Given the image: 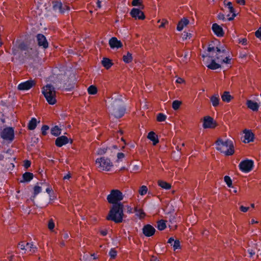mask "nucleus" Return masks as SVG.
<instances>
[{
    "label": "nucleus",
    "mask_w": 261,
    "mask_h": 261,
    "mask_svg": "<svg viewBox=\"0 0 261 261\" xmlns=\"http://www.w3.org/2000/svg\"><path fill=\"white\" fill-rule=\"evenodd\" d=\"M109 45L112 48H119L122 46V43L118 40L117 38L113 37H112L109 42Z\"/></svg>",
    "instance_id": "20"
},
{
    "label": "nucleus",
    "mask_w": 261,
    "mask_h": 261,
    "mask_svg": "<svg viewBox=\"0 0 261 261\" xmlns=\"http://www.w3.org/2000/svg\"><path fill=\"white\" fill-rule=\"evenodd\" d=\"M34 174L29 172H25L22 174V179L20 180V182H29L33 179Z\"/></svg>",
    "instance_id": "22"
},
{
    "label": "nucleus",
    "mask_w": 261,
    "mask_h": 261,
    "mask_svg": "<svg viewBox=\"0 0 261 261\" xmlns=\"http://www.w3.org/2000/svg\"><path fill=\"white\" fill-rule=\"evenodd\" d=\"M97 92V88L95 86L93 85H91L88 88V92L89 94L94 95Z\"/></svg>",
    "instance_id": "38"
},
{
    "label": "nucleus",
    "mask_w": 261,
    "mask_h": 261,
    "mask_svg": "<svg viewBox=\"0 0 261 261\" xmlns=\"http://www.w3.org/2000/svg\"><path fill=\"white\" fill-rule=\"evenodd\" d=\"M221 98L223 101L229 102L230 101L232 96L230 95L229 92L225 91L221 95Z\"/></svg>",
    "instance_id": "32"
},
{
    "label": "nucleus",
    "mask_w": 261,
    "mask_h": 261,
    "mask_svg": "<svg viewBox=\"0 0 261 261\" xmlns=\"http://www.w3.org/2000/svg\"><path fill=\"white\" fill-rule=\"evenodd\" d=\"M247 39L246 38H242L240 39L239 43L242 45H246L247 44Z\"/></svg>",
    "instance_id": "54"
},
{
    "label": "nucleus",
    "mask_w": 261,
    "mask_h": 261,
    "mask_svg": "<svg viewBox=\"0 0 261 261\" xmlns=\"http://www.w3.org/2000/svg\"><path fill=\"white\" fill-rule=\"evenodd\" d=\"M31 164V161L29 160H25L24 162L23 166L25 168L28 169L29 167H30Z\"/></svg>",
    "instance_id": "53"
},
{
    "label": "nucleus",
    "mask_w": 261,
    "mask_h": 261,
    "mask_svg": "<svg viewBox=\"0 0 261 261\" xmlns=\"http://www.w3.org/2000/svg\"><path fill=\"white\" fill-rule=\"evenodd\" d=\"M42 93L49 105H54L56 103L55 88L51 84H48L44 86Z\"/></svg>",
    "instance_id": "5"
},
{
    "label": "nucleus",
    "mask_w": 261,
    "mask_h": 261,
    "mask_svg": "<svg viewBox=\"0 0 261 261\" xmlns=\"http://www.w3.org/2000/svg\"><path fill=\"white\" fill-rule=\"evenodd\" d=\"M71 177V175L69 173L65 175L64 177H63V179H69Z\"/></svg>",
    "instance_id": "64"
},
{
    "label": "nucleus",
    "mask_w": 261,
    "mask_h": 261,
    "mask_svg": "<svg viewBox=\"0 0 261 261\" xmlns=\"http://www.w3.org/2000/svg\"><path fill=\"white\" fill-rule=\"evenodd\" d=\"M155 231V229L150 224L145 225L142 228L143 233L147 237L153 236Z\"/></svg>",
    "instance_id": "14"
},
{
    "label": "nucleus",
    "mask_w": 261,
    "mask_h": 261,
    "mask_svg": "<svg viewBox=\"0 0 261 261\" xmlns=\"http://www.w3.org/2000/svg\"><path fill=\"white\" fill-rule=\"evenodd\" d=\"M249 209V207L244 206L243 205L241 206L240 210L243 212H246Z\"/></svg>",
    "instance_id": "55"
},
{
    "label": "nucleus",
    "mask_w": 261,
    "mask_h": 261,
    "mask_svg": "<svg viewBox=\"0 0 261 261\" xmlns=\"http://www.w3.org/2000/svg\"><path fill=\"white\" fill-rule=\"evenodd\" d=\"M192 36V34L191 33H188L187 32H184V33L182 34V39L183 40H186L187 39V38H190V37H191Z\"/></svg>",
    "instance_id": "50"
},
{
    "label": "nucleus",
    "mask_w": 261,
    "mask_h": 261,
    "mask_svg": "<svg viewBox=\"0 0 261 261\" xmlns=\"http://www.w3.org/2000/svg\"><path fill=\"white\" fill-rule=\"evenodd\" d=\"M117 156L118 159H121L124 157V154L122 152H118Z\"/></svg>",
    "instance_id": "56"
},
{
    "label": "nucleus",
    "mask_w": 261,
    "mask_h": 261,
    "mask_svg": "<svg viewBox=\"0 0 261 261\" xmlns=\"http://www.w3.org/2000/svg\"><path fill=\"white\" fill-rule=\"evenodd\" d=\"M124 195L119 190L113 189L110 192V193L107 196V200L109 203L116 204L117 203H122L121 201L123 199Z\"/></svg>",
    "instance_id": "6"
},
{
    "label": "nucleus",
    "mask_w": 261,
    "mask_h": 261,
    "mask_svg": "<svg viewBox=\"0 0 261 261\" xmlns=\"http://www.w3.org/2000/svg\"><path fill=\"white\" fill-rule=\"evenodd\" d=\"M175 240L173 237L170 238L168 240V243L170 244L171 246H172L174 243Z\"/></svg>",
    "instance_id": "57"
},
{
    "label": "nucleus",
    "mask_w": 261,
    "mask_h": 261,
    "mask_svg": "<svg viewBox=\"0 0 261 261\" xmlns=\"http://www.w3.org/2000/svg\"><path fill=\"white\" fill-rule=\"evenodd\" d=\"M112 101L108 109L116 118L122 117L126 112V107L121 96H118L117 98H112Z\"/></svg>",
    "instance_id": "2"
},
{
    "label": "nucleus",
    "mask_w": 261,
    "mask_h": 261,
    "mask_svg": "<svg viewBox=\"0 0 261 261\" xmlns=\"http://www.w3.org/2000/svg\"><path fill=\"white\" fill-rule=\"evenodd\" d=\"M133 60L132 54L128 51L126 55L123 56V61L125 63H129Z\"/></svg>",
    "instance_id": "33"
},
{
    "label": "nucleus",
    "mask_w": 261,
    "mask_h": 261,
    "mask_svg": "<svg viewBox=\"0 0 261 261\" xmlns=\"http://www.w3.org/2000/svg\"><path fill=\"white\" fill-rule=\"evenodd\" d=\"M135 212L136 215L140 219H143L145 216V213L142 209L138 208L137 207L135 208Z\"/></svg>",
    "instance_id": "35"
},
{
    "label": "nucleus",
    "mask_w": 261,
    "mask_h": 261,
    "mask_svg": "<svg viewBox=\"0 0 261 261\" xmlns=\"http://www.w3.org/2000/svg\"><path fill=\"white\" fill-rule=\"evenodd\" d=\"M0 137L8 143H12L15 138L14 128L13 127L8 126L2 129L0 127Z\"/></svg>",
    "instance_id": "7"
},
{
    "label": "nucleus",
    "mask_w": 261,
    "mask_h": 261,
    "mask_svg": "<svg viewBox=\"0 0 261 261\" xmlns=\"http://www.w3.org/2000/svg\"><path fill=\"white\" fill-rule=\"evenodd\" d=\"M142 0H133L132 4L133 6H140L142 5Z\"/></svg>",
    "instance_id": "47"
},
{
    "label": "nucleus",
    "mask_w": 261,
    "mask_h": 261,
    "mask_svg": "<svg viewBox=\"0 0 261 261\" xmlns=\"http://www.w3.org/2000/svg\"><path fill=\"white\" fill-rule=\"evenodd\" d=\"M210 100L212 105L214 107H217L219 105L220 98L218 94L213 95L210 98Z\"/></svg>",
    "instance_id": "29"
},
{
    "label": "nucleus",
    "mask_w": 261,
    "mask_h": 261,
    "mask_svg": "<svg viewBox=\"0 0 261 261\" xmlns=\"http://www.w3.org/2000/svg\"><path fill=\"white\" fill-rule=\"evenodd\" d=\"M224 180L229 188L232 187V180L229 176H225L224 177Z\"/></svg>",
    "instance_id": "39"
},
{
    "label": "nucleus",
    "mask_w": 261,
    "mask_h": 261,
    "mask_svg": "<svg viewBox=\"0 0 261 261\" xmlns=\"http://www.w3.org/2000/svg\"><path fill=\"white\" fill-rule=\"evenodd\" d=\"M96 163L99 164L103 170L110 171L111 167L113 166L111 160L105 157L98 158L96 160Z\"/></svg>",
    "instance_id": "10"
},
{
    "label": "nucleus",
    "mask_w": 261,
    "mask_h": 261,
    "mask_svg": "<svg viewBox=\"0 0 261 261\" xmlns=\"http://www.w3.org/2000/svg\"><path fill=\"white\" fill-rule=\"evenodd\" d=\"M214 119L210 116H205L203 119L202 126L204 128H214L215 125H213Z\"/></svg>",
    "instance_id": "19"
},
{
    "label": "nucleus",
    "mask_w": 261,
    "mask_h": 261,
    "mask_svg": "<svg viewBox=\"0 0 261 261\" xmlns=\"http://www.w3.org/2000/svg\"><path fill=\"white\" fill-rule=\"evenodd\" d=\"M49 127L47 125H43L41 127V134L43 136H45L47 134V130L49 129Z\"/></svg>",
    "instance_id": "45"
},
{
    "label": "nucleus",
    "mask_w": 261,
    "mask_h": 261,
    "mask_svg": "<svg viewBox=\"0 0 261 261\" xmlns=\"http://www.w3.org/2000/svg\"><path fill=\"white\" fill-rule=\"evenodd\" d=\"M37 119L35 118H32L28 123V129L30 130H34L37 126Z\"/></svg>",
    "instance_id": "30"
},
{
    "label": "nucleus",
    "mask_w": 261,
    "mask_h": 261,
    "mask_svg": "<svg viewBox=\"0 0 261 261\" xmlns=\"http://www.w3.org/2000/svg\"><path fill=\"white\" fill-rule=\"evenodd\" d=\"M147 191L148 189L146 186H142L139 190V194L143 196L147 193Z\"/></svg>",
    "instance_id": "43"
},
{
    "label": "nucleus",
    "mask_w": 261,
    "mask_h": 261,
    "mask_svg": "<svg viewBox=\"0 0 261 261\" xmlns=\"http://www.w3.org/2000/svg\"><path fill=\"white\" fill-rule=\"evenodd\" d=\"M237 2L238 4L241 5H245V0H237Z\"/></svg>",
    "instance_id": "59"
},
{
    "label": "nucleus",
    "mask_w": 261,
    "mask_h": 261,
    "mask_svg": "<svg viewBox=\"0 0 261 261\" xmlns=\"http://www.w3.org/2000/svg\"><path fill=\"white\" fill-rule=\"evenodd\" d=\"M248 252L250 254V257H252L255 253V252L252 249H249L248 250Z\"/></svg>",
    "instance_id": "58"
},
{
    "label": "nucleus",
    "mask_w": 261,
    "mask_h": 261,
    "mask_svg": "<svg viewBox=\"0 0 261 261\" xmlns=\"http://www.w3.org/2000/svg\"><path fill=\"white\" fill-rule=\"evenodd\" d=\"M254 161L252 160L245 159L239 164V169L244 173H248L253 168Z\"/></svg>",
    "instance_id": "8"
},
{
    "label": "nucleus",
    "mask_w": 261,
    "mask_h": 261,
    "mask_svg": "<svg viewBox=\"0 0 261 261\" xmlns=\"http://www.w3.org/2000/svg\"><path fill=\"white\" fill-rule=\"evenodd\" d=\"M254 139V134L251 130H245L244 132V143H249L252 142Z\"/></svg>",
    "instance_id": "21"
},
{
    "label": "nucleus",
    "mask_w": 261,
    "mask_h": 261,
    "mask_svg": "<svg viewBox=\"0 0 261 261\" xmlns=\"http://www.w3.org/2000/svg\"><path fill=\"white\" fill-rule=\"evenodd\" d=\"M228 17H227V18L225 17V15L223 14V13H220L219 14H218L217 15V18L219 19V20H223V21H228L227 20V18Z\"/></svg>",
    "instance_id": "48"
},
{
    "label": "nucleus",
    "mask_w": 261,
    "mask_h": 261,
    "mask_svg": "<svg viewBox=\"0 0 261 261\" xmlns=\"http://www.w3.org/2000/svg\"><path fill=\"white\" fill-rule=\"evenodd\" d=\"M55 227V224H54V221H53V220H50L48 222V228L50 229V230H52Z\"/></svg>",
    "instance_id": "52"
},
{
    "label": "nucleus",
    "mask_w": 261,
    "mask_h": 261,
    "mask_svg": "<svg viewBox=\"0 0 261 261\" xmlns=\"http://www.w3.org/2000/svg\"><path fill=\"white\" fill-rule=\"evenodd\" d=\"M17 48L21 52H24L25 55L27 57H30L33 53V49L30 47V45L24 41L20 42Z\"/></svg>",
    "instance_id": "11"
},
{
    "label": "nucleus",
    "mask_w": 261,
    "mask_h": 261,
    "mask_svg": "<svg viewBox=\"0 0 261 261\" xmlns=\"http://www.w3.org/2000/svg\"><path fill=\"white\" fill-rule=\"evenodd\" d=\"M18 247L21 250L25 251V242H20L18 245Z\"/></svg>",
    "instance_id": "49"
},
{
    "label": "nucleus",
    "mask_w": 261,
    "mask_h": 261,
    "mask_svg": "<svg viewBox=\"0 0 261 261\" xmlns=\"http://www.w3.org/2000/svg\"><path fill=\"white\" fill-rule=\"evenodd\" d=\"M189 23V20L187 18L184 17L178 23L176 29L178 31H181L183 30L184 28L188 25Z\"/></svg>",
    "instance_id": "23"
},
{
    "label": "nucleus",
    "mask_w": 261,
    "mask_h": 261,
    "mask_svg": "<svg viewBox=\"0 0 261 261\" xmlns=\"http://www.w3.org/2000/svg\"><path fill=\"white\" fill-rule=\"evenodd\" d=\"M174 250L180 248V243L178 240H175L174 243L172 245Z\"/></svg>",
    "instance_id": "44"
},
{
    "label": "nucleus",
    "mask_w": 261,
    "mask_h": 261,
    "mask_svg": "<svg viewBox=\"0 0 261 261\" xmlns=\"http://www.w3.org/2000/svg\"><path fill=\"white\" fill-rule=\"evenodd\" d=\"M207 51H216L215 59L221 63L231 64V58L224 45L218 40L211 42L207 47Z\"/></svg>",
    "instance_id": "1"
},
{
    "label": "nucleus",
    "mask_w": 261,
    "mask_h": 261,
    "mask_svg": "<svg viewBox=\"0 0 261 261\" xmlns=\"http://www.w3.org/2000/svg\"><path fill=\"white\" fill-rule=\"evenodd\" d=\"M108 148L106 147L99 148L97 150V153L98 155H102L106 153Z\"/></svg>",
    "instance_id": "46"
},
{
    "label": "nucleus",
    "mask_w": 261,
    "mask_h": 261,
    "mask_svg": "<svg viewBox=\"0 0 261 261\" xmlns=\"http://www.w3.org/2000/svg\"><path fill=\"white\" fill-rule=\"evenodd\" d=\"M167 116L163 113H159L157 115L156 119L159 122H163L166 119Z\"/></svg>",
    "instance_id": "41"
},
{
    "label": "nucleus",
    "mask_w": 261,
    "mask_h": 261,
    "mask_svg": "<svg viewBox=\"0 0 261 261\" xmlns=\"http://www.w3.org/2000/svg\"><path fill=\"white\" fill-rule=\"evenodd\" d=\"M35 82L34 80H29L19 84L17 89L20 91H27L35 86Z\"/></svg>",
    "instance_id": "13"
},
{
    "label": "nucleus",
    "mask_w": 261,
    "mask_h": 261,
    "mask_svg": "<svg viewBox=\"0 0 261 261\" xmlns=\"http://www.w3.org/2000/svg\"><path fill=\"white\" fill-rule=\"evenodd\" d=\"M130 14L132 17L136 19L143 20L145 18L143 12L137 8H133L130 12Z\"/></svg>",
    "instance_id": "15"
},
{
    "label": "nucleus",
    "mask_w": 261,
    "mask_h": 261,
    "mask_svg": "<svg viewBox=\"0 0 261 261\" xmlns=\"http://www.w3.org/2000/svg\"><path fill=\"white\" fill-rule=\"evenodd\" d=\"M133 208L130 206H127V212L128 213H133Z\"/></svg>",
    "instance_id": "62"
},
{
    "label": "nucleus",
    "mask_w": 261,
    "mask_h": 261,
    "mask_svg": "<svg viewBox=\"0 0 261 261\" xmlns=\"http://www.w3.org/2000/svg\"><path fill=\"white\" fill-rule=\"evenodd\" d=\"M50 133L52 135L58 137L61 134V129L57 125H56L51 128Z\"/></svg>",
    "instance_id": "31"
},
{
    "label": "nucleus",
    "mask_w": 261,
    "mask_h": 261,
    "mask_svg": "<svg viewBox=\"0 0 261 261\" xmlns=\"http://www.w3.org/2000/svg\"><path fill=\"white\" fill-rule=\"evenodd\" d=\"M255 36L261 40V27H260L255 33Z\"/></svg>",
    "instance_id": "51"
},
{
    "label": "nucleus",
    "mask_w": 261,
    "mask_h": 261,
    "mask_svg": "<svg viewBox=\"0 0 261 261\" xmlns=\"http://www.w3.org/2000/svg\"><path fill=\"white\" fill-rule=\"evenodd\" d=\"M36 42L39 47L46 49L48 47L49 43L46 37L42 34H37L36 36Z\"/></svg>",
    "instance_id": "12"
},
{
    "label": "nucleus",
    "mask_w": 261,
    "mask_h": 261,
    "mask_svg": "<svg viewBox=\"0 0 261 261\" xmlns=\"http://www.w3.org/2000/svg\"><path fill=\"white\" fill-rule=\"evenodd\" d=\"M207 67L212 70H216L221 67L220 64L216 62V59H212L211 62L206 65Z\"/></svg>",
    "instance_id": "28"
},
{
    "label": "nucleus",
    "mask_w": 261,
    "mask_h": 261,
    "mask_svg": "<svg viewBox=\"0 0 261 261\" xmlns=\"http://www.w3.org/2000/svg\"><path fill=\"white\" fill-rule=\"evenodd\" d=\"M158 184L159 186H160L161 188L164 189L168 190L171 188V185L166 181L163 180H159L158 181Z\"/></svg>",
    "instance_id": "36"
},
{
    "label": "nucleus",
    "mask_w": 261,
    "mask_h": 261,
    "mask_svg": "<svg viewBox=\"0 0 261 261\" xmlns=\"http://www.w3.org/2000/svg\"><path fill=\"white\" fill-rule=\"evenodd\" d=\"M117 254V252L115 248H111L109 252V255L111 259H114Z\"/></svg>",
    "instance_id": "42"
},
{
    "label": "nucleus",
    "mask_w": 261,
    "mask_h": 261,
    "mask_svg": "<svg viewBox=\"0 0 261 261\" xmlns=\"http://www.w3.org/2000/svg\"><path fill=\"white\" fill-rule=\"evenodd\" d=\"M157 228L159 230H163L166 228V224L164 220H160L157 222Z\"/></svg>",
    "instance_id": "34"
},
{
    "label": "nucleus",
    "mask_w": 261,
    "mask_h": 261,
    "mask_svg": "<svg viewBox=\"0 0 261 261\" xmlns=\"http://www.w3.org/2000/svg\"><path fill=\"white\" fill-rule=\"evenodd\" d=\"M12 54L14 55H16L17 54V50L16 48H14V47H13L12 49Z\"/></svg>",
    "instance_id": "63"
},
{
    "label": "nucleus",
    "mask_w": 261,
    "mask_h": 261,
    "mask_svg": "<svg viewBox=\"0 0 261 261\" xmlns=\"http://www.w3.org/2000/svg\"><path fill=\"white\" fill-rule=\"evenodd\" d=\"M102 66L107 69H109L112 65V61L107 58H103L101 61Z\"/></svg>",
    "instance_id": "27"
},
{
    "label": "nucleus",
    "mask_w": 261,
    "mask_h": 261,
    "mask_svg": "<svg viewBox=\"0 0 261 261\" xmlns=\"http://www.w3.org/2000/svg\"><path fill=\"white\" fill-rule=\"evenodd\" d=\"M69 142V139L65 136L58 137L55 141V145L59 147L68 144Z\"/></svg>",
    "instance_id": "18"
},
{
    "label": "nucleus",
    "mask_w": 261,
    "mask_h": 261,
    "mask_svg": "<svg viewBox=\"0 0 261 261\" xmlns=\"http://www.w3.org/2000/svg\"><path fill=\"white\" fill-rule=\"evenodd\" d=\"M218 150L223 152L226 155H231L234 153L233 144L232 141L226 140L223 141L221 139H219L216 142Z\"/></svg>",
    "instance_id": "4"
},
{
    "label": "nucleus",
    "mask_w": 261,
    "mask_h": 261,
    "mask_svg": "<svg viewBox=\"0 0 261 261\" xmlns=\"http://www.w3.org/2000/svg\"><path fill=\"white\" fill-rule=\"evenodd\" d=\"M212 30L217 37H221L224 36V33L223 28L217 23H215L212 24Z\"/></svg>",
    "instance_id": "17"
},
{
    "label": "nucleus",
    "mask_w": 261,
    "mask_h": 261,
    "mask_svg": "<svg viewBox=\"0 0 261 261\" xmlns=\"http://www.w3.org/2000/svg\"><path fill=\"white\" fill-rule=\"evenodd\" d=\"M147 138L148 139L153 142V145H156L158 143H159V141L158 136L156 135L154 132H150L148 134Z\"/></svg>",
    "instance_id": "26"
},
{
    "label": "nucleus",
    "mask_w": 261,
    "mask_h": 261,
    "mask_svg": "<svg viewBox=\"0 0 261 261\" xmlns=\"http://www.w3.org/2000/svg\"><path fill=\"white\" fill-rule=\"evenodd\" d=\"M224 5L226 6V7H227L229 9V12L230 13H232V16L231 17H229L230 15L229 14H228L227 15V17H228L227 18V20L228 21H232L234 19V17L236 16V14L235 13V10L233 8V6H232V3L230 2H227L226 0H224Z\"/></svg>",
    "instance_id": "16"
},
{
    "label": "nucleus",
    "mask_w": 261,
    "mask_h": 261,
    "mask_svg": "<svg viewBox=\"0 0 261 261\" xmlns=\"http://www.w3.org/2000/svg\"><path fill=\"white\" fill-rule=\"evenodd\" d=\"M36 249V247H34V245L32 243H25V251H30L32 252H34Z\"/></svg>",
    "instance_id": "37"
},
{
    "label": "nucleus",
    "mask_w": 261,
    "mask_h": 261,
    "mask_svg": "<svg viewBox=\"0 0 261 261\" xmlns=\"http://www.w3.org/2000/svg\"><path fill=\"white\" fill-rule=\"evenodd\" d=\"M181 104V102L180 101L177 100H174L172 102V108L174 110H177L179 109Z\"/></svg>",
    "instance_id": "40"
},
{
    "label": "nucleus",
    "mask_w": 261,
    "mask_h": 261,
    "mask_svg": "<svg viewBox=\"0 0 261 261\" xmlns=\"http://www.w3.org/2000/svg\"><path fill=\"white\" fill-rule=\"evenodd\" d=\"M123 207L122 203L113 204L107 216V220L112 221L116 223H121L124 216Z\"/></svg>",
    "instance_id": "3"
},
{
    "label": "nucleus",
    "mask_w": 261,
    "mask_h": 261,
    "mask_svg": "<svg viewBox=\"0 0 261 261\" xmlns=\"http://www.w3.org/2000/svg\"><path fill=\"white\" fill-rule=\"evenodd\" d=\"M39 184L42 185L43 184V182L37 183V185L34 186V189H33V190H34L33 194L31 198L32 200H33L36 198L37 195L38 194H39L40 193H41L42 191V188L41 186H39Z\"/></svg>",
    "instance_id": "25"
},
{
    "label": "nucleus",
    "mask_w": 261,
    "mask_h": 261,
    "mask_svg": "<svg viewBox=\"0 0 261 261\" xmlns=\"http://www.w3.org/2000/svg\"><path fill=\"white\" fill-rule=\"evenodd\" d=\"M100 233L102 236H106L108 234V231L107 230H102L100 231Z\"/></svg>",
    "instance_id": "60"
},
{
    "label": "nucleus",
    "mask_w": 261,
    "mask_h": 261,
    "mask_svg": "<svg viewBox=\"0 0 261 261\" xmlns=\"http://www.w3.org/2000/svg\"><path fill=\"white\" fill-rule=\"evenodd\" d=\"M53 9L55 12H58L61 14H64L66 12H68L70 8L66 5H63L60 1H53Z\"/></svg>",
    "instance_id": "9"
},
{
    "label": "nucleus",
    "mask_w": 261,
    "mask_h": 261,
    "mask_svg": "<svg viewBox=\"0 0 261 261\" xmlns=\"http://www.w3.org/2000/svg\"><path fill=\"white\" fill-rule=\"evenodd\" d=\"M62 237L64 239L66 240L69 238V235L67 233H64Z\"/></svg>",
    "instance_id": "61"
},
{
    "label": "nucleus",
    "mask_w": 261,
    "mask_h": 261,
    "mask_svg": "<svg viewBox=\"0 0 261 261\" xmlns=\"http://www.w3.org/2000/svg\"><path fill=\"white\" fill-rule=\"evenodd\" d=\"M247 107L253 111H257L259 108V105L257 102L252 100H248L246 102Z\"/></svg>",
    "instance_id": "24"
}]
</instances>
